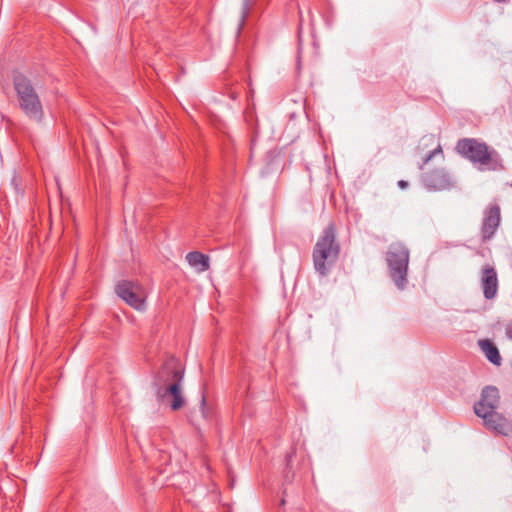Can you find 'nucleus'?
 Listing matches in <instances>:
<instances>
[{"label": "nucleus", "instance_id": "nucleus-1", "mask_svg": "<svg viewBox=\"0 0 512 512\" xmlns=\"http://www.w3.org/2000/svg\"><path fill=\"white\" fill-rule=\"evenodd\" d=\"M184 379V368L180 361L171 356L162 364L153 380V389L158 401H170V407L173 411L184 407L186 401L182 392Z\"/></svg>", "mask_w": 512, "mask_h": 512}, {"label": "nucleus", "instance_id": "nucleus-2", "mask_svg": "<svg viewBox=\"0 0 512 512\" xmlns=\"http://www.w3.org/2000/svg\"><path fill=\"white\" fill-rule=\"evenodd\" d=\"M340 254V244L336 241V229L330 223L318 238L312 253L315 271L321 276H327L331 267L337 262Z\"/></svg>", "mask_w": 512, "mask_h": 512}, {"label": "nucleus", "instance_id": "nucleus-3", "mask_svg": "<svg viewBox=\"0 0 512 512\" xmlns=\"http://www.w3.org/2000/svg\"><path fill=\"white\" fill-rule=\"evenodd\" d=\"M457 152L464 158L478 165L481 170H501L503 169L502 159L499 153L490 149L484 142L475 138H463L456 144Z\"/></svg>", "mask_w": 512, "mask_h": 512}, {"label": "nucleus", "instance_id": "nucleus-4", "mask_svg": "<svg viewBox=\"0 0 512 512\" xmlns=\"http://www.w3.org/2000/svg\"><path fill=\"white\" fill-rule=\"evenodd\" d=\"M13 85L17 93L20 109L32 121L41 122L44 116L42 103L31 81L23 74L13 76Z\"/></svg>", "mask_w": 512, "mask_h": 512}, {"label": "nucleus", "instance_id": "nucleus-5", "mask_svg": "<svg viewBox=\"0 0 512 512\" xmlns=\"http://www.w3.org/2000/svg\"><path fill=\"white\" fill-rule=\"evenodd\" d=\"M410 251L401 242H393L386 252V262L389 276L399 290H404L408 284L407 273Z\"/></svg>", "mask_w": 512, "mask_h": 512}, {"label": "nucleus", "instance_id": "nucleus-6", "mask_svg": "<svg viewBox=\"0 0 512 512\" xmlns=\"http://www.w3.org/2000/svg\"><path fill=\"white\" fill-rule=\"evenodd\" d=\"M115 293L134 309L139 311L145 309L146 291L138 282L119 281L115 286Z\"/></svg>", "mask_w": 512, "mask_h": 512}, {"label": "nucleus", "instance_id": "nucleus-7", "mask_svg": "<svg viewBox=\"0 0 512 512\" xmlns=\"http://www.w3.org/2000/svg\"><path fill=\"white\" fill-rule=\"evenodd\" d=\"M421 182L428 191L451 190L457 185L455 177L442 167L422 173Z\"/></svg>", "mask_w": 512, "mask_h": 512}, {"label": "nucleus", "instance_id": "nucleus-8", "mask_svg": "<svg viewBox=\"0 0 512 512\" xmlns=\"http://www.w3.org/2000/svg\"><path fill=\"white\" fill-rule=\"evenodd\" d=\"M501 222V210L497 203L489 204L483 212V220L481 225V239L483 242L491 240Z\"/></svg>", "mask_w": 512, "mask_h": 512}, {"label": "nucleus", "instance_id": "nucleus-9", "mask_svg": "<svg viewBox=\"0 0 512 512\" xmlns=\"http://www.w3.org/2000/svg\"><path fill=\"white\" fill-rule=\"evenodd\" d=\"M499 390L494 386H486L481 392V398L474 404V412L477 416L485 412H493L499 405Z\"/></svg>", "mask_w": 512, "mask_h": 512}, {"label": "nucleus", "instance_id": "nucleus-10", "mask_svg": "<svg viewBox=\"0 0 512 512\" xmlns=\"http://www.w3.org/2000/svg\"><path fill=\"white\" fill-rule=\"evenodd\" d=\"M481 288L484 298L492 300L496 297L499 287V281L496 269L490 264H485L481 269Z\"/></svg>", "mask_w": 512, "mask_h": 512}, {"label": "nucleus", "instance_id": "nucleus-11", "mask_svg": "<svg viewBox=\"0 0 512 512\" xmlns=\"http://www.w3.org/2000/svg\"><path fill=\"white\" fill-rule=\"evenodd\" d=\"M478 417L482 418L484 421V425L497 433L506 435L510 429L509 421L497 413L496 410L493 412H485L479 415Z\"/></svg>", "mask_w": 512, "mask_h": 512}, {"label": "nucleus", "instance_id": "nucleus-12", "mask_svg": "<svg viewBox=\"0 0 512 512\" xmlns=\"http://www.w3.org/2000/svg\"><path fill=\"white\" fill-rule=\"evenodd\" d=\"M186 260L189 265L196 268L198 272L207 271L210 267L209 256L198 251L189 252L186 255Z\"/></svg>", "mask_w": 512, "mask_h": 512}, {"label": "nucleus", "instance_id": "nucleus-13", "mask_svg": "<svg viewBox=\"0 0 512 512\" xmlns=\"http://www.w3.org/2000/svg\"><path fill=\"white\" fill-rule=\"evenodd\" d=\"M478 344H479L481 350L483 351V353L485 354V356L487 357V359L491 363H493L494 365L501 364L502 358L500 356L499 350L491 340H489V339L479 340Z\"/></svg>", "mask_w": 512, "mask_h": 512}, {"label": "nucleus", "instance_id": "nucleus-14", "mask_svg": "<svg viewBox=\"0 0 512 512\" xmlns=\"http://www.w3.org/2000/svg\"><path fill=\"white\" fill-rule=\"evenodd\" d=\"M254 4H255V0H243L242 1L241 21L239 24L238 31H240L242 29V27L245 23V20L248 17L249 11Z\"/></svg>", "mask_w": 512, "mask_h": 512}, {"label": "nucleus", "instance_id": "nucleus-15", "mask_svg": "<svg viewBox=\"0 0 512 512\" xmlns=\"http://www.w3.org/2000/svg\"><path fill=\"white\" fill-rule=\"evenodd\" d=\"M442 155L443 156V150H442V147L440 144H438V146L433 149L432 151H430L423 159V162L419 165V169L420 170H423L424 166L433 158L435 157L436 155Z\"/></svg>", "mask_w": 512, "mask_h": 512}, {"label": "nucleus", "instance_id": "nucleus-16", "mask_svg": "<svg viewBox=\"0 0 512 512\" xmlns=\"http://www.w3.org/2000/svg\"><path fill=\"white\" fill-rule=\"evenodd\" d=\"M205 404H206V399H205V396L203 395L201 398V411H202V414L204 417H206Z\"/></svg>", "mask_w": 512, "mask_h": 512}, {"label": "nucleus", "instance_id": "nucleus-17", "mask_svg": "<svg viewBox=\"0 0 512 512\" xmlns=\"http://www.w3.org/2000/svg\"><path fill=\"white\" fill-rule=\"evenodd\" d=\"M294 453H295V451H294V450H292L290 453H288V454L286 455L287 467L290 465V463H291V461H292V458H293V456H294Z\"/></svg>", "mask_w": 512, "mask_h": 512}, {"label": "nucleus", "instance_id": "nucleus-18", "mask_svg": "<svg viewBox=\"0 0 512 512\" xmlns=\"http://www.w3.org/2000/svg\"><path fill=\"white\" fill-rule=\"evenodd\" d=\"M19 181V178L16 175H14V177L12 178V184L15 186V189H18Z\"/></svg>", "mask_w": 512, "mask_h": 512}, {"label": "nucleus", "instance_id": "nucleus-19", "mask_svg": "<svg viewBox=\"0 0 512 512\" xmlns=\"http://www.w3.org/2000/svg\"><path fill=\"white\" fill-rule=\"evenodd\" d=\"M398 186L401 188V189H404L406 187H408V182L405 181V180H400L398 181Z\"/></svg>", "mask_w": 512, "mask_h": 512}]
</instances>
